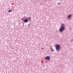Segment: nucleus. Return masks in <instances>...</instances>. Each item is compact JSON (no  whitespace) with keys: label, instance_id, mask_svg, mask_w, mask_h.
Listing matches in <instances>:
<instances>
[{"label":"nucleus","instance_id":"20e7f679","mask_svg":"<svg viewBox=\"0 0 73 73\" xmlns=\"http://www.w3.org/2000/svg\"><path fill=\"white\" fill-rule=\"evenodd\" d=\"M46 58L47 59L49 60L50 58V57L49 56H47L46 57Z\"/></svg>","mask_w":73,"mask_h":73},{"label":"nucleus","instance_id":"39448f33","mask_svg":"<svg viewBox=\"0 0 73 73\" xmlns=\"http://www.w3.org/2000/svg\"><path fill=\"white\" fill-rule=\"evenodd\" d=\"M8 12L9 13H11V12H12V10H11V9H9V10Z\"/></svg>","mask_w":73,"mask_h":73},{"label":"nucleus","instance_id":"423d86ee","mask_svg":"<svg viewBox=\"0 0 73 73\" xmlns=\"http://www.w3.org/2000/svg\"><path fill=\"white\" fill-rule=\"evenodd\" d=\"M71 16V15H69L68 16V18H69V17H70Z\"/></svg>","mask_w":73,"mask_h":73},{"label":"nucleus","instance_id":"f03ea898","mask_svg":"<svg viewBox=\"0 0 73 73\" xmlns=\"http://www.w3.org/2000/svg\"><path fill=\"white\" fill-rule=\"evenodd\" d=\"M60 46L59 45H57L56 46V48L57 50H58V49L60 48Z\"/></svg>","mask_w":73,"mask_h":73},{"label":"nucleus","instance_id":"7ed1b4c3","mask_svg":"<svg viewBox=\"0 0 73 73\" xmlns=\"http://www.w3.org/2000/svg\"><path fill=\"white\" fill-rule=\"evenodd\" d=\"M28 22V19H26L24 20V22L25 23H27Z\"/></svg>","mask_w":73,"mask_h":73},{"label":"nucleus","instance_id":"0eeeda50","mask_svg":"<svg viewBox=\"0 0 73 73\" xmlns=\"http://www.w3.org/2000/svg\"><path fill=\"white\" fill-rule=\"evenodd\" d=\"M51 50H52V51H54V50H53V49H52V48H51Z\"/></svg>","mask_w":73,"mask_h":73},{"label":"nucleus","instance_id":"6e6552de","mask_svg":"<svg viewBox=\"0 0 73 73\" xmlns=\"http://www.w3.org/2000/svg\"><path fill=\"white\" fill-rule=\"evenodd\" d=\"M58 4H59V3H58Z\"/></svg>","mask_w":73,"mask_h":73},{"label":"nucleus","instance_id":"f257e3e1","mask_svg":"<svg viewBox=\"0 0 73 73\" xmlns=\"http://www.w3.org/2000/svg\"><path fill=\"white\" fill-rule=\"evenodd\" d=\"M64 29H65V27L64 26V24H62L60 29V31L61 32H62Z\"/></svg>","mask_w":73,"mask_h":73}]
</instances>
